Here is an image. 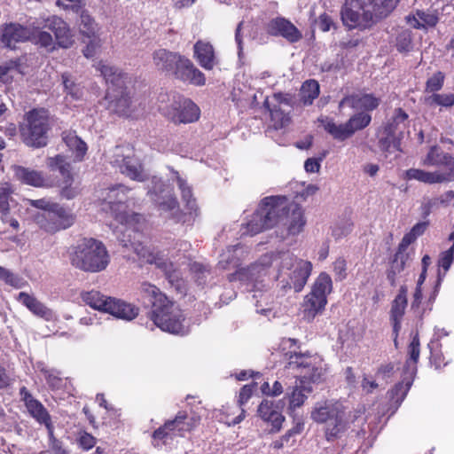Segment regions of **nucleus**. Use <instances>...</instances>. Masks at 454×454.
<instances>
[{
    "label": "nucleus",
    "instance_id": "62",
    "mask_svg": "<svg viewBox=\"0 0 454 454\" xmlns=\"http://www.w3.org/2000/svg\"><path fill=\"white\" fill-rule=\"evenodd\" d=\"M78 442L81 448L84 450H89L95 446L97 440L92 434L82 432L80 433Z\"/></svg>",
    "mask_w": 454,
    "mask_h": 454
},
{
    "label": "nucleus",
    "instance_id": "30",
    "mask_svg": "<svg viewBox=\"0 0 454 454\" xmlns=\"http://www.w3.org/2000/svg\"><path fill=\"white\" fill-rule=\"evenodd\" d=\"M283 405L281 402L277 403L271 400L265 399L258 407V414L261 419L270 423L275 431L280 430L285 420L280 411V407Z\"/></svg>",
    "mask_w": 454,
    "mask_h": 454
},
{
    "label": "nucleus",
    "instance_id": "11",
    "mask_svg": "<svg viewBox=\"0 0 454 454\" xmlns=\"http://www.w3.org/2000/svg\"><path fill=\"white\" fill-rule=\"evenodd\" d=\"M286 208L285 197H268L262 200L251 219L242 226V235H256L278 223Z\"/></svg>",
    "mask_w": 454,
    "mask_h": 454
},
{
    "label": "nucleus",
    "instance_id": "22",
    "mask_svg": "<svg viewBox=\"0 0 454 454\" xmlns=\"http://www.w3.org/2000/svg\"><path fill=\"white\" fill-rule=\"evenodd\" d=\"M164 114L175 123H191L200 118V111L192 100L180 98L164 111Z\"/></svg>",
    "mask_w": 454,
    "mask_h": 454
},
{
    "label": "nucleus",
    "instance_id": "3",
    "mask_svg": "<svg viewBox=\"0 0 454 454\" xmlns=\"http://www.w3.org/2000/svg\"><path fill=\"white\" fill-rule=\"evenodd\" d=\"M399 0H346L340 11L343 25L348 29L364 31L387 17Z\"/></svg>",
    "mask_w": 454,
    "mask_h": 454
},
{
    "label": "nucleus",
    "instance_id": "10",
    "mask_svg": "<svg viewBox=\"0 0 454 454\" xmlns=\"http://www.w3.org/2000/svg\"><path fill=\"white\" fill-rule=\"evenodd\" d=\"M126 192L127 189L122 185L109 189L103 209H108L111 215L124 226V229H120L119 231L124 232V236L130 239L131 232H137L141 229L144 218L140 215L129 213L127 210Z\"/></svg>",
    "mask_w": 454,
    "mask_h": 454
},
{
    "label": "nucleus",
    "instance_id": "15",
    "mask_svg": "<svg viewBox=\"0 0 454 454\" xmlns=\"http://www.w3.org/2000/svg\"><path fill=\"white\" fill-rule=\"evenodd\" d=\"M419 339L416 333L408 347V359L403 369V380L396 384L389 392L391 401L396 405V408L402 403L410 390L415 374L417 372V363L419 358Z\"/></svg>",
    "mask_w": 454,
    "mask_h": 454
},
{
    "label": "nucleus",
    "instance_id": "9",
    "mask_svg": "<svg viewBox=\"0 0 454 454\" xmlns=\"http://www.w3.org/2000/svg\"><path fill=\"white\" fill-rule=\"evenodd\" d=\"M29 205L42 209L35 217V223L41 229L49 233L69 228L74 222L72 211L63 206L46 199L27 200Z\"/></svg>",
    "mask_w": 454,
    "mask_h": 454
},
{
    "label": "nucleus",
    "instance_id": "26",
    "mask_svg": "<svg viewBox=\"0 0 454 454\" xmlns=\"http://www.w3.org/2000/svg\"><path fill=\"white\" fill-rule=\"evenodd\" d=\"M20 394L23 395V401L28 413L33 417L38 423L43 424L47 430L50 437L53 436V426L51 424V416L44 406L36 399H35L31 394H29L26 387H22Z\"/></svg>",
    "mask_w": 454,
    "mask_h": 454
},
{
    "label": "nucleus",
    "instance_id": "55",
    "mask_svg": "<svg viewBox=\"0 0 454 454\" xmlns=\"http://www.w3.org/2000/svg\"><path fill=\"white\" fill-rule=\"evenodd\" d=\"M62 83L67 93L74 98H79L82 96V90L71 78L68 74H62Z\"/></svg>",
    "mask_w": 454,
    "mask_h": 454
},
{
    "label": "nucleus",
    "instance_id": "27",
    "mask_svg": "<svg viewBox=\"0 0 454 454\" xmlns=\"http://www.w3.org/2000/svg\"><path fill=\"white\" fill-rule=\"evenodd\" d=\"M43 20V27L49 28L51 30L59 45L62 48H69L73 43V35H71L70 29L67 24L58 16L40 17Z\"/></svg>",
    "mask_w": 454,
    "mask_h": 454
},
{
    "label": "nucleus",
    "instance_id": "48",
    "mask_svg": "<svg viewBox=\"0 0 454 454\" xmlns=\"http://www.w3.org/2000/svg\"><path fill=\"white\" fill-rule=\"evenodd\" d=\"M60 187L61 196L67 200H72L80 193L79 184L74 183V175L62 179Z\"/></svg>",
    "mask_w": 454,
    "mask_h": 454
},
{
    "label": "nucleus",
    "instance_id": "60",
    "mask_svg": "<svg viewBox=\"0 0 454 454\" xmlns=\"http://www.w3.org/2000/svg\"><path fill=\"white\" fill-rule=\"evenodd\" d=\"M380 379H372L371 376L364 374L362 381H361V388L362 391L365 394L372 393L376 388L380 387L379 381Z\"/></svg>",
    "mask_w": 454,
    "mask_h": 454
},
{
    "label": "nucleus",
    "instance_id": "4",
    "mask_svg": "<svg viewBox=\"0 0 454 454\" xmlns=\"http://www.w3.org/2000/svg\"><path fill=\"white\" fill-rule=\"evenodd\" d=\"M95 68L100 72L106 83L110 84L106 95L108 108L119 115L137 117L140 114L137 106H140V104H137V100H132L126 91V80L128 77L118 68L109 66L103 61L98 62L95 65Z\"/></svg>",
    "mask_w": 454,
    "mask_h": 454
},
{
    "label": "nucleus",
    "instance_id": "46",
    "mask_svg": "<svg viewBox=\"0 0 454 454\" xmlns=\"http://www.w3.org/2000/svg\"><path fill=\"white\" fill-rule=\"evenodd\" d=\"M22 75L20 66L15 61H11L0 67V81L4 83H12L16 78Z\"/></svg>",
    "mask_w": 454,
    "mask_h": 454
},
{
    "label": "nucleus",
    "instance_id": "16",
    "mask_svg": "<svg viewBox=\"0 0 454 454\" xmlns=\"http://www.w3.org/2000/svg\"><path fill=\"white\" fill-rule=\"evenodd\" d=\"M151 184L152 185L148 188V195L158 206L160 215L175 223L184 221V215L181 212L176 199L170 193L161 179L154 176Z\"/></svg>",
    "mask_w": 454,
    "mask_h": 454
},
{
    "label": "nucleus",
    "instance_id": "7",
    "mask_svg": "<svg viewBox=\"0 0 454 454\" xmlns=\"http://www.w3.org/2000/svg\"><path fill=\"white\" fill-rule=\"evenodd\" d=\"M310 419L324 424V432L328 442L340 438L349 426L348 415L342 403L333 400L317 402L310 411Z\"/></svg>",
    "mask_w": 454,
    "mask_h": 454
},
{
    "label": "nucleus",
    "instance_id": "34",
    "mask_svg": "<svg viewBox=\"0 0 454 454\" xmlns=\"http://www.w3.org/2000/svg\"><path fill=\"white\" fill-rule=\"evenodd\" d=\"M14 172L17 179L26 184L35 187H46L51 185L50 181L44 177L41 171L18 166L15 167Z\"/></svg>",
    "mask_w": 454,
    "mask_h": 454
},
{
    "label": "nucleus",
    "instance_id": "45",
    "mask_svg": "<svg viewBox=\"0 0 454 454\" xmlns=\"http://www.w3.org/2000/svg\"><path fill=\"white\" fill-rule=\"evenodd\" d=\"M319 95V84L315 80L306 81L301 88V100L305 106L311 105Z\"/></svg>",
    "mask_w": 454,
    "mask_h": 454
},
{
    "label": "nucleus",
    "instance_id": "32",
    "mask_svg": "<svg viewBox=\"0 0 454 454\" xmlns=\"http://www.w3.org/2000/svg\"><path fill=\"white\" fill-rule=\"evenodd\" d=\"M17 301L24 305L34 315L43 318L46 321H52L56 318L55 313L44 304L39 301L35 296L20 292L17 296Z\"/></svg>",
    "mask_w": 454,
    "mask_h": 454
},
{
    "label": "nucleus",
    "instance_id": "47",
    "mask_svg": "<svg viewBox=\"0 0 454 454\" xmlns=\"http://www.w3.org/2000/svg\"><path fill=\"white\" fill-rule=\"evenodd\" d=\"M424 100L429 106H440L443 107H451L454 105V94L433 93L429 96H426Z\"/></svg>",
    "mask_w": 454,
    "mask_h": 454
},
{
    "label": "nucleus",
    "instance_id": "36",
    "mask_svg": "<svg viewBox=\"0 0 454 454\" xmlns=\"http://www.w3.org/2000/svg\"><path fill=\"white\" fill-rule=\"evenodd\" d=\"M380 104L379 98L370 94L364 95H353L350 97H345L339 104V107L341 108L344 106H348L353 109L356 110H373Z\"/></svg>",
    "mask_w": 454,
    "mask_h": 454
},
{
    "label": "nucleus",
    "instance_id": "6",
    "mask_svg": "<svg viewBox=\"0 0 454 454\" xmlns=\"http://www.w3.org/2000/svg\"><path fill=\"white\" fill-rule=\"evenodd\" d=\"M276 280L285 292L294 289L301 292L312 270L309 261L296 258L288 251L278 252L275 255Z\"/></svg>",
    "mask_w": 454,
    "mask_h": 454
},
{
    "label": "nucleus",
    "instance_id": "57",
    "mask_svg": "<svg viewBox=\"0 0 454 454\" xmlns=\"http://www.w3.org/2000/svg\"><path fill=\"white\" fill-rule=\"evenodd\" d=\"M407 119L408 114L404 111L401 108L396 109L393 116V122L388 127V133L395 134V130L401 128V126L405 127Z\"/></svg>",
    "mask_w": 454,
    "mask_h": 454
},
{
    "label": "nucleus",
    "instance_id": "31",
    "mask_svg": "<svg viewBox=\"0 0 454 454\" xmlns=\"http://www.w3.org/2000/svg\"><path fill=\"white\" fill-rule=\"evenodd\" d=\"M175 74L182 81L189 82L197 86L204 85L206 82L204 74L190 59L184 57H182L179 60Z\"/></svg>",
    "mask_w": 454,
    "mask_h": 454
},
{
    "label": "nucleus",
    "instance_id": "61",
    "mask_svg": "<svg viewBox=\"0 0 454 454\" xmlns=\"http://www.w3.org/2000/svg\"><path fill=\"white\" fill-rule=\"evenodd\" d=\"M89 40V43L83 50V54L86 58L93 57L101 46V40L98 35L90 37Z\"/></svg>",
    "mask_w": 454,
    "mask_h": 454
},
{
    "label": "nucleus",
    "instance_id": "2",
    "mask_svg": "<svg viewBox=\"0 0 454 454\" xmlns=\"http://www.w3.org/2000/svg\"><path fill=\"white\" fill-rule=\"evenodd\" d=\"M143 298L152 305V319L162 331L177 335L189 333V325L183 311L170 301L160 289L151 284L141 286Z\"/></svg>",
    "mask_w": 454,
    "mask_h": 454
},
{
    "label": "nucleus",
    "instance_id": "25",
    "mask_svg": "<svg viewBox=\"0 0 454 454\" xmlns=\"http://www.w3.org/2000/svg\"><path fill=\"white\" fill-rule=\"evenodd\" d=\"M426 278L427 270H425L421 271L419 277L411 303V312L415 317L420 320L423 318L426 312L432 309V304L438 294V286H440L437 284L428 300L427 301H423L422 285L425 282Z\"/></svg>",
    "mask_w": 454,
    "mask_h": 454
},
{
    "label": "nucleus",
    "instance_id": "44",
    "mask_svg": "<svg viewBox=\"0 0 454 454\" xmlns=\"http://www.w3.org/2000/svg\"><path fill=\"white\" fill-rule=\"evenodd\" d=\"M79 30L82 35L90 38L98 35L99 27L87 12L82 11L80 15Z\"/></svg>",
    "mask_w": 454,
    "mask_h": 454
},
{
    "label": "nucleus",
    "instance_id": "20",
    "mask_svg": "<svg viewBox=\"0 0 454 454\" xmlns=\"http://www.w3.org/2000/svg\"><path fill=\"white\" fill-rule=\"evenodd\" d=\"M129 242L130 243L129 246L133 248L139 259L147 263L156 264L157 267L163 270L170 281L175 280L176 269L174 267L172 262L164 259L159 251L144 245L140 240L131 241L129 239Z\"/></svg>",
    "mask_w": 454,
    "mask_h": 454
},
{
    "label": "nucleus",
    "instance_id": "14",
    "mask_svg": "<svg viewBox=\"0 0 454 454\" xmlns=\"http://www.w3.org/2000/svg\"><path fill=\"white\" fill-rule=\"evenodd\" d=\"M49 129L48 112L45 109H34L27 114L26 123L21 128L22 139L31 147L45 146Z\"/></svg>",
    "mask_w": 454,
    "mask_h": 454
},
{
    "label": "nucleus",
    "instance_id": "42",
    "mask_svg": "<svg viewBox=\"0 0 454 454\" xmlns=\"http://www.w3.org/2000/svg\"><path fill=\"white\" fill-rule=\"evenodd\" d=\"M46 165L50 170L58 171L62 179L74 175L70 162L67 158L62 154L48 157Z\"/></svg>",
    "mask_w": 454,
    "mask_h": 454
},
{
    "label": "nucleus",
    "instance_id": "39",
    "mask_svg": "<svg viewBox=\"0 0 454 454\" xmlns=\"http://www.w3.org/2000/svg\"><path fill=\"white\" fill-rule=\"evenodd\" d=\"M318 121L325 130L336 140L344 141L352 136L347 123L338 124L333 119L326 116L318 118Z\"/></svg>",
    "mask_w": 454,
    "mask_h": 454
},
{
    "label": "nucleus",
    "instance_id": "43",
    "mask_svg": "<svg viewBox=\"0 0 454 454\" xmlns=\"http://www.w3.org/2000/svg\"><path fill=\"white\" fill-rule=\"evenodd\" d=\"M449 241L452 243L451 247L442 252L438 259V266L440 268L438 271V285L441 284L443 277L454 261V231L450 234Z\"/></svg>",
    "mask_w": 454,
    "mask_h": 454
},
{
    "label": "nucleus",
    "instance_id": "5",
    "mask_svg": "<svg viewBox=\"0 0 454 454\" xmlns=\"http://www.w3.org/2000/svg\"><path fill=\"white\" fill-rule=\"evenodd\" d=\"M275 255L276 253L263 254L249 267L238 270L234 277L251 286V290L254 292L253 299L255 301L256 311L265 316L272 310V297L269 293L262 292L261 286H263L269 267L275 269Z\"/></svg>",
    "mask_w": 454,
    "mask_h": 454
},
{
    "label": "nucleus",
    "instance_id": "12",
    "mask_svg": "<svg viewBox=\"0 0 454 454\" xmlns=\"http://www.w3.org/2000/svg\"><path fill=\"white\" fill-rule=\"evenodd\" d=\"M82 301L90 308L106 312L116 318L130 321L138 315L139 309L122 300L106 296L97 290L81 293Z\"/></svg>",
    "mask_w": 454,
    "mask_h": 454
},
{
    "label": "nucleus",
    "instance_id": "59",
    "mask_svg": "<svg viewBox=\"0 0 454 454\" xmlns=\"http://www.w3.org/2000/svg\"><path fill=\"white\" fill-rule=\"evenodd\" d=\"M352 230V224L349 222H340L336 223L332 229V235L339 239L343 237H346L348 233H350Z\"/></svg>",
    "mask_w": 454,
    "mask_h": 454
},
{
    "label": "nucleus",
    "instance_id": "63",
    "mask_svg": "<svg viewBox=\"0 0 454 454\" xmlns=\"http://www.w3.org/2000/svg\"><path fill=\"white\" fill-rule=\"evenodd\" d=\"M395 366L393 364L389 363L387 364L381 365L376 372L377 379H380V380L387 382V380L394 374Z\"/></svg>",
    "mask_w": 454,
    "mask_h": 454
},
{
    "label": "nucleus",
    "instance_id": "1",
    "mask_svg": "<svg viewBox=\"0 0 454 454\" xmlns=\"http://www.w3.org/2000/svg\"><path fill=\"white\" fill-rule=\"evenodd\" d=\"M296 345L294 339H283L280 343V349L285 352L288 359V368L300 371L301 378L296 380L295 385L287 388L286 398L288 401V409L292 411L303 405L308 395L313 391L309 382L319 383L325 379L326 364L321 356L317 355L301 354L295 351L286 352Z\"/></svg>",
    "mask_w": 454,
    "mask_h": 454
},
{
    "label": "nucleus",
    "instance_id": "64",
    "mask_svg": "<svg viewBox=\"0 0 454 454\" xmlns=\"http://www.w3.org/2000/svg\"><path fill=\"white\" fill-rule=\"evenodd\" d=\"M255 387H256L255 383H251V384L245 385L241 388V390L239 392V400H238L239 404L240 406L244 405L250 399Z\"/></svg>",
    "mask_w": 454,
    "mask_h": 454
},
{
    "label": "nucleus",
    "instance_id": "50",
    "mask_svg": "<svg viewBox=\"0 0 454 454\" xmlns=\"http://www.w3.org/2000/svg\"><path fill=\"white\" fill-rule=\"evenodd\" d=\"M371 115L364 113H360L352 116L346 123L353 135L356 131L360 130L367 127L371 122Z\"/></svg>",
    "mask_w": 454,
    "mask_h": 454
},
{
    "label": "nucleus",
    "instance_id": "8",
    "mask_svg": "<svg viewBox=\"0 0 454 454\" xmlns=\"http://www.w3.org/2000/svg\"><path fill=\"white\" fill-rule=\"evenodd\" d=\"M70 260L72 265L82 270L98 272L107 267L109 255L101 241L83 239L73 248Z\"/></svg>",
    "mask_w": 454,
    "mask_h": 454
},
{
    "label": "nucleus",
    "instance_id": "54",
    "mask_svg": "<svg viewBox=\"0 0 454 454\" xmlns=\"http://www.w3.org/2000/svg\"><path fill=\"white\" fill-rule=\"evenodd\" d=\"M12 193L11 187L8 184H2L0 188V213L7 215L10 210V195Z\"/></svg>",
    "mask_w": 454,
    "mask_h": 454
},
{
    "label": "nucleus",
    "instance_id": "24",
    "mask_svg": "<svg viewBox=\"0 0 454 454\" xmlns=\"http://www.w3.org/2000/svg\"><path fill=\"white\" fill-rule=\"evenodd\" d=\"M421 164L426 167H442V175L447 176L449 182L454 180V158L436 145L430 147L427 155L422 158Z\"/></svg>",
    "mask_w": 454,
    "mask_h": 454
},
{
    "label": "nucleus",
    "instance_id": "51",
    "mask_svg": "<svg viewBox=\"0 0 454 454\" xmlns=\"http://www.w3.org/2000/svg\"><path fill=\"white\" fill-rule=\"evenodd\" d=\"M411 260V253L398 249L391 264V270L394 274L400 273Z\"/></svg>",
    "mask_w": 454,
    "mask_h": 454
},
{
    "label": "nucleus",
    "instance_id": "58",
    "mask_svg": "<svg viewBox=\"0 0 454 454\" xmlns=\"http://www.w3.org/2000/svg\"><path fill=\"white\" fill-rule=\"evenodd\" d=\"M396 47L399 51H409L412 48L411 35L409 31H403L396 39Z\"/></svg>",
    "mask_w": 454,
    "mask_h": 454
},
{
    "label": "nucleus",
    "instance_id": "40",
    "mask_svg": "<svg viewBox=\"0 0 454 454\" xmlns=\"http://www.w3.org/2000/svg\"><path fill=\"white\" fill-rule=\"evenodd\" d=\"M407 23L415 28H424L434 27L439 20L435 12H425L418 11L414 15L406 17Z\"/></svg>",
    "mask_w": 454,
    "mask_h": 454
},
{
    "label": "nucleus",
    "instance_id": "41",
    "mask_svg": "<svg viewBox=\"0 0 454 454\" xmlns=\"http://www.w3.org/2000/svg\"><path fill=\"white\" fill-rule=\"evenodd\" d=\"M171 179L177 184L179 190L181 191L182 199L185 202L187 208L191 211V213L195 211L197 208L196 202L192 196V188L187 184L186 180L180 176L176 171H172Z\"/></svg>",
    "mask_w": 454,
    "mask_h": 454
},
{
    "label": "nucleus",
    "instance_id": "17",
    "mask_svg": "<svg viewBox=\"0 0 454 454\" xmlns=\"http://www.w3.org/2000/svg\"><path fill=\"white\" fill-rule=\"evenodd\" d=\"M200 420L198 416H188L184 411L178 412L173 420L167 421L163 427L153 432V445L159 447L170 443L176 436H184V433L197 427Z\"/></svg>",
    "mask_w": 454,
    "mask_h": 454
},
{
    "label": "nucleus",
    "instance_id": "33",
    "mask_svg": "<svg viewBox=\"0 0 454 454\" xmlns=\"http://www.w3.org/2000/svg\"><path fill=\"white\" fill-rule=\"evenodd\" d=\"M194 58L201 67L211 70L216 65V58L213 46L205 41H198L194 46Z\"/></svg>",
    "mask_w": 454,
    "mask_h": 454
},
{
    "label": "nucleus",
    "instance_id": "53",
    "mask_svg": "<svg viewBox=\"0 0 454 454\" xmlns=\"http://www.w3.org/2000/svg\"><path fill=\"white\" fill-rule=\"evenodd\" d=\"M240 253H242V247L239 245L228 248V250L221 255L222 259L219 262L221 267L225 269L231 263L236 266L237 262L235 259Z\"/></svg>",
    "mask_w": 454,
    "mask_h": 454
},
{
    "label": "nucleus",
    "instance_id": "13",
    "mask_svg": "<svg viewBox=\"0 0 454 454\" xmlns=\"http://www.w3.org/2000/svg\"><path fill=\"white\" fill-rule=\"evenodd\" d=\"M333 282L331 277L322 272L315 280L311 291L304 297L301 303L302 318L308 322L312 321L321 313L327 303V295L332 292Z\"/></svg>",
    "mask_w": 454,
    "mask_h": 454
},
{
    "label": "nucleus",
    "instance_id": "52",
    "mask_svg": "<svg viewBox=\"0 0 454 454\" xmlns=\"http://www.w3.org/2000/svg\"><path fill=\"white\" fill-rule=\"evenodd\" d=\"M35 23L36 26L39 25V28L35 33V35L37 34L35 43L37 44H40L42 47H45L48 49H53V38H52L51 35L48 32L39 31L41 27L43 26V20H40V18H39L36 21H35Z\"/></svg>",
    "mask_w": 454,
    "mask_h": 454
},
{
    "label": "nucleus",
    "instance_id": "38",
    "mask_svg": "<svg viewBox=\"0 0 454 454\" xmlns=\"http://www.w3.org/2000/svg\"><path fill=\"white\" fill-rule=\"evenodd\" d=\"M62 139L72 153L74 161H82L87 153L88 147L74 132L66 131L62 134Z\"/></svg>",
    "mask_w": 454,
    "mask_h": 454
},
{
    "label": "nucleus",
    "instance_id": "21",
    "mask_svg": "<svg viewBox=\"0 0 454 454\" xmlns=\"http://www.w3.org/2000/svg\"><path fill=\"white\" fill-rule=\"evenodd\" d=\"M39 28L35 22L24 27L18 23L5 24L2 28L1 42L10 49H14L19 43L27 42L35 37V33Z\"/></svg>",
    "mask_w": 454,
    "mask_h": 454
},
{
    "label": "nucleus",
    "instance_id": "19",
    "mask_svg": "<svg viewBox=\"0 0 454 454\" xmlns=\"http://www.w3.org/2000/svg\"><path fill=\"white\" fill-rule=\"evenodd\" d=\"M291 95L275 93L270 98H266L264 106L270 114L271 122L276 129L286 127L291 121L288 110L292 107Z\"/></svg>",
    "mask_w": 454,
    "mask_h": 454
},
{
    "label": "nucleus",
    "instance_id": "37",
    "mask_svg": "<svg viewBox=\"0 0 454 454\" xmlns=\"http://www.w3.org/2000/svg\"><path fill=\"white\" fill-rule=\"evenodd\" d=\"M181 58L182 56L164 49L156 51L153 56L155 67L160 70L167 72H175Z\"/></svg>",
    "mask_w": 454,
    "mask_h": 454
},
{
    "label": "nucleus",
    "instance_id": "35",
    "mask_svg": "<svg viewBox=\"0 0 454 454\" xmlns=\"http://www.w3.org/2000/svg\"><path fill=\"white\" fill-rule=\"evenodd\" d=\"M447 177L442 175L440 170L429 172L420 168H410L404 174L407 180H416L427 184L449 182Z\"/></svg>",
    "mask_w": 454,
    "mask_h": 454
},
{
    "label": "nucleus",
    "instance_id": "23",
    "mask_svg": "<svg viewBox=\"0 0 454 454\" xmlns=\"http://www.w3.org/2000/svg\"><path fill=\"white\" fill-rule=\"evenodd\" d=\"M286 208L284 213H280L278 223L286 228V236H295L300 234L305 224L306 220L302 208L297 204L287 205L286 199L285 198Z\"/></svg>",
    "mask_w": 454,
    "mask_h": 454
},
{
    "label": "nucleus",
    "instance_id": "28",
    "mask_svg": "<svg viewBox=\"0 0 454 454\" xmlns=\"http://www.w3.org/2000/svg\"><path fill=\"white\" fill-rule=\"evenodd\" d=\"M408 288L406 286H402L399 288L398 294L392 301L390 309V319L393 325V332L395 333V342L402 327V319L405 313L408 304Z\"/></svg>",
    "mask_w": 454,
    "mask_h": 454
},
{
    "label": "nucleus",
    "instance_id": "56",
    "mask_svg": "<svg viewBox=\"0 0 454 454\" xmlns=\"http://www.w3.org/2000/svg\"><path fill=\"white\" fill-rule=\"evenodd\" d=\"M444 82V74L442 72L434 74L426 83V91L435 93L442 88Z\"/></svg>",
    "mask_w": 454,
    "mask_h": 454
},
{
    "label": "nucleus",
    "instance_id": "49",
    "mask_svg": "<svg viewBox=\"0 0 454 454\" xmlns=\"http://www.w3.org/2000/svg\"><path fill=\"white\" fill-rule=\"evenodd\" d=\"M0 279L16 289H20L27 286V281L23 278L2 266H0Z\"/></svg>",
    "mask_w": 454,
    "mask_h": 454
},
{
    "label": "nucleus",
    "instance_id": "18",
    "mask_svg": "<svg viewBox=\"0 0 454 454\" xmlns=\"http://www.w3.org/2000/svg\"><path fill=\"white\" fill-rule=\"evenodd\" d=\"M109 162L132 180L142 182L147 177L138 160L134 158L132 148L129 145L116 146L108 155Z\"/></svg>",
    "mask_w": 454,
    "mask_h": 454
},
{
    "label": "nucleus",
    "instance_id": "29",
    "mask_svg": "<svg viewBox=\"0 0 454 454\" xmlns=\"http://www.w3.org/2000/svg\"><path fill=\"white\" fill-rule=\"evenodd\" d=\"M267 32L272 35H280L290 43L298 42L301 38V33L288 20L276 18L267 24Z\"/></svg>",
    "mask_w": 454,
    "mask_h": 454
}]
</instances>
